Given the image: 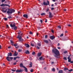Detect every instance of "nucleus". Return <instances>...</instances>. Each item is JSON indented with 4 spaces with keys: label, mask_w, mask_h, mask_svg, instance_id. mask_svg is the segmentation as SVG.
I'll use <instances>...</instances> for the list:
<instances>
[{
    "label": "nucleus",
    "mask_w": 73,
    "mask_h": 73,
    "mask_svg": "<svg viewBox=\"0 0 73 73\" xmlns=\"http://www.w3.org/2000/svg\"><path fill=\"white\" fill-rule=\"evenodd\" d=\"M68 62H70L71 61V58H70L69 59H68Z\"/></svg>",
    "instance_id": "473e14b6"
},
{
    "label": "nucleus",
    "mask_w": 73,
    "mask_h": 73,
    "mask_svg": "<svg viewBox=\"0 0 73 73\" xmlns=\"http://www.w3.org/2000/svg\"><path fill=\"white\" fill-rule=\"evenodd\" d=\"M23 69H17V70H16V72H17V73H21V72H23Z\"/></svg>",
    "instance_id": "39448f33"
},
{
    "label": "nucleus",
    "mask_w": 73,
    "mask_h": 73,
    "mask_svg": "<svg viewBox=\"0 0 73 73\" xmlns=\"http://www.w3.org/2000/svg\"><path fill=\"white\" fill-rule=\"evenodd\" d=\"M0 6H1V7H5V6H6V4H2V5H0Z\"/></svg>",
    "instance_id": "412c9836"
},
{
    "label": "nucleus",
    "mask_w": 73,
    "mask_h": 73,
    "mask_svg": "<svg viewBox=\"0 0 73 73\" xmlns=\"http://www.w3.org/2000/svg\"><path fill=\"white\" fill-rule=\"evenodd\" d=\"M73 69H70V70H68V71L69 72H72V71H73Z\"/></svg>",
    "instance_id": "cd10ccee"
},
{
    "label": "nucleus",
    "mask_w": 73,
    "mask_h": 73,
    "mask_svg": "<svg viewBox=\"0 0 73 73\" xmlns=\"http://www.w3.org/2000/svg\"><path fill=\"white\" fill-rule=\"evenodd\" d=\"M19 42H23L24 40L22 39V38H20V39H19Z\"/></svg>",
    "instance_id": "9b49d317"
},
{
    "label": "nucleus",
    "mask_w": 73,
    "mask_h": 73,
    "mask_svg": "<svg viewBox=\"0 0 73 73\" xmlns=\"http://www.w3.org/2000/svg\"><path fill=\"white\" fill-rule=\"evenodd\" d=\"M64 59L65 60H67V58H66V57H64Z\"/></svg>",
    "instance_id": "e433bc0d"
},
{
    "label": "nucleus",
    "mask_w": 73,
    "mask_h": 73,
    "mask_svg": "<svg viewBox=\"0 0 73 73\" xmlns=\"http://www.w3.org/2000/svg\"><path fill=\"white\" fill-rule=\"evenodd\" d=\"M25 46L27 47V48H29L30 47V46L29 44L26 43L25 44Z\"/></svg>",
    "instance_id": "f8f14e48"
},
{
    "label": "nucleus",
    "mask_w": 73,
    "mask_h": 73,
    "mask_svg": "<svg viewBox=\"0 0 73 73\" xmlns=\"http://www.w3.org/2000/svg\"><path fill=\"white\" fill-rule=\"evenodd\" d=\"M38 46H41V43H37Z\"/></svg>",
    "instance_id": "a878e982"
},
{
    "label": "nucleus",
    "mask_w": 73,
    "mask_h": 73,
    "mask_svg": "<svg viewBox=\"0 0 73 73\" xmlns=\"http://www.w3.org/2000/svg\"><path fill=\"white\" fill-rule=\"evenodd\" d=\"M13 58V57H9V56H7L6 58V59L8 61H11V60H12Z\"/></svg>",
    "instance_id": "7ed1b4c3"
},
{
    "label": "nucleus",
    "mask_w": 73,
    "mask_h": 73,
    "mask_svg": "<svg viewBox=\"0 0 73 73\" xmlns=\"http://www.w3.org/2000/svg\"><path fill=\"white\" fill-rule=\"evenodd\" d=\"M3 19L5 20V21H7V20H8V19H7V18H4Z\"/></svg>",
    "instance_id": "c756f323"
},
{
    "label": "nucleus",
    "mask_w": 73,
    "mask_h": 73,
    "mask_svg": "<svg viewBox=\"0 0 73 73\" xmlns=\"http://www.w3.org/2000/svg\"><path fill=\"white\" fill-rule=\"evenodd\" d=\"M13 28H14V30H16V29H17V27L16 26H15Z\"/></svg>",
    "instance_id": "b1692460"
},
{
    "label": "nucleus",
    "mask_w": 73,
    "mask_h": 73,
    "mask_svg": "<svg viewBox=\"0 0 73 73\" xmlns=\"http://www.w3.org/2000/svg\"><path fill=\"white\" fill-rule=\"evenodd\" d=\"M51 64H54V62H51Z\"/></svg>",
    "instance_id": "774afa93"
},
{
    "label": "nucleus",
    "mask_w": 73,
    "mask_h": 73,
    "mask_svg": "<svg viewBox=\"0 0 73 73\" xmlns=\"http://www.w3.org/2000/svg\"><path fill=\"white\" fill-rule=\"evenodd\" d=\"M35 52H33L32 53V54L33 55H35Z\"/></svg>",
    "instance_id": "7c9ffc66"
},
{
    "label": "nucleus",
    "mask_w": 73,
    "mask_h": 73,
    "mask_svg": "<svg viewBox=\"0 0 73 73\" xmlns=\"http://www.w3.org/2000/svg\"><path fill=\"white\" fill-rule=\"evenodd\" d=\"M30 66L29 67L30 68H31V67H32V62H31L29 64Z\"/></svg>",
    "instance_id": "f3484780"
},
{
    "label": "nucleus",
    "mask_w": 73,
    "mask_h": 73,
    "mask_svg": "<svg viewBox=\"0 0 73 73\" xmlns=\"http://www.w3.org/2000/svg\"><path fill=\"white\" fill-rule=\"evenodd\" d=\"M17 44H14V46H17Z\"/></svg>",
    "instance_id": "6e6d98bb"
},
{
    "label": "nucleus",
    "mask_w": 73,
    "mask_h": 73,
    "mask_svg": "<svg viewBox=\"0 0 73 73\" xmlns=\"http://www.w3.org/2000/svg\"><path fill=\"white\" fill-rule=\"evenodd\" d=\"M63 35H64V34H62L60 35V37H62V36H63Z\"/></svg>",
    "instance_id": "49530a36"
},
{
    "label": "nucleus",
    "mask_w": 73,
    "mask_h": 73,
    "mask_svg": "<svg viewBox=\"0 0 73 73\" xmlns=\"http://www.w3.org/2000/svg\"><path fill=\"white\" fill-rule=\"evenodd\" d=\"M23 16L24 17H25L26 19L28 18V15L27 14H24Z\"/></svg>",
    "instance_id": "0eeeda50"
},
{
    "label": "nucleus",
    "mask_w": 73,
    "mask_h": 73,
    "mask_svg": "<svg viewBox=\"0 0 73 73\" xmlns=\"http://www.w3.org/2000/svg\"><path fill=\"white\" fill-rule=\"evenodd\" d=\"M49 18H52L53 17V15H52V13L49 12Z\"/></svg>",
    "instance_id": "423d86ee"
},
{
    "label": "nucleus",
    "mask_w": 73,
    "mask_h": 73,
    "mask_svg": "<svg viewBox=\"0 0 73 73\" xmlns=\"http://www.w3.org/2000/svg\"><path fill=\"white\" fill-rule=\"evenodd\" d=\"M30 72H31L32 73V72H33V69H31V70H30Z\"/></svg>",
    "instance_id": "f704fd0d"
},
{
    "label": "nucleus",
    "mask_w": 73,
    "mask_h": 73,
    "mask_svg": "<svg viewBox=\"0 0 73 73\" xmlns=\"http://www.w3.org/2000/svg\"><path fill=\"white\" fill-rule=\"evenodd\" d=\"M8 10V11L7 12V13L8 14H12L13 13H14L15 12V10L13 9H8L5 8L3 9V10H2V12L4 13H6L7 12V11Z\"/></svg>",
    "instance_id": "f257e3e1"
},
{
    "label": "nucleus",
    "mask_w": 73,
    "mask_h": 73,
    "mask_svg": "<svg viewBox=\"0 0 73 73\" xmlns=\"http://www.w3.org/2000/svg\"><path fill=\"white\" fill-rule=\"evenodd\" d=\"M11 70H12V72H15L16 71V70H13V69H11Z\"/></svg>",
    "instance_id": "603ef678"
},
{
    "label": "nucleus",
    "mask_w": 73,
    "mask_h": 73,
    "mask_svg": "<svg viewBox=\"0 0 73 73\" xmlns=\"http://www.w3.org/2000/svg\"><path fill=\"white\" fill-rule=\"evenodd\" d=\"M10 41L11 44L13 45V41H12V40H10Z\"/></svg>",
    "instance_id": "393cba45"
},
{
    "label": "nucleus",
    "mask_w": 73,
    "mask_h": 73,
    "mask_svg": "<svg viewBox=\"0 0 73 73\" xmlns=\"http://www.w3.org/2000/svg\"><path fill=\"white\" fill-rule=\"evenodd\" d=\"M21 51H22V50H21V49H19L18 50V52H21Z\"/></svg>",
    "instance_id": "4c0bfd02"
},
{
    "label": "nucleus",
    "mask_w": 73,
    "mask_h": 73,
    "mask_svg": "<svg viewBox=\"0 0 73 73\" xmlns=\"http://www.w3.org/2000/svg\"><path fill=\"white\" fill-rule=\"evenodd\" d=\"M19 46H17L15 47V48H16L17 49H18L19 48Z\"/></svg>",
    "instance_id": "a18cd8bd"
},
{
    "label": "nucleus",
    "mask_w": 73,
    "mask_h": 73,
    "mask_svg": "<svg viewBox=\"0 0 73 73\" xmlns=\"http://www.w3.org/2000/svg\"><path fill=\"white\" fill-rule=\"evenodd\" d=\"M54 7H52L51 8V11H53V10H54Z\"/></svg>",
    "instance_id": "8fccbe9b"
},
{
    "label": "nucleus",
    "mask_w": 73,
    "mask_h": 73,
    "mask_svg": "<svg viewBox=\"0 0 73 73\" xmlns=\"http://www.w3.org/2000/svg\"><path fill=\"white\" fill-rule=\"evenodd\" d=\"M70 62L71 64H73V61H71Z\"/></svg>",
    "instance_id": "052dcab7"
},
{
    "label": "nucleus",
    "mask_w": 73,
    "mask_h": 73,
    "mask_svg": "<svg viewBox=\"0 0 73 73\" xmlns=\"http://www.w3.org/2000/svg\"><path fill=\"white\" fill-rule=\"evenodd\" d=\"M17 38H19V39H20V38H22V37H21V36L20 35H18Z\"/></svg>",
    "instance_id": "aec40b11"
},
{
    "label": "nucleus",
    "mask_w": 73,
    "mask_h": 73,
    "mask_svg": "<svg viewBox=\"0 0 73 73\" xmlns=\"http://www.w3.org/2000/svg\"><path fill=\"white\" fill-rule=\"evenodd\" d=\"M21 32L20 31H19V32L18 33V35H20L21 34Z\"/></svg>",
    "instance_id": "2f4dec72"
},
{
    "label": "nucleus",
    "mask_w": 73,
    "mask_h": 73,
    "mask_svg": "<svg viewBox=\"0 0 73 73\" xmlns=\"http://www.w3.org/2000/svg\"><path fill=\"white\" fill-rule=\"evenodd\" d=\"M47 37H48V35H46L45 36V38H47Z\"/></svg>",
    "instance_id": "79ce46f5"
},
{
    "label": "nucleus",
    "mask_w": 73,
    "mask_h": 73,
    "mask_svg": "<svg viewBox=\"0 0 73 73\" xmlns=\"http://www.w3.org/2000/svg\"><path fill=\"white\" fill-rule=\"evenodd\" d=\"M31 45L32 46H35V45L32 43H31Z\"/></svg>",
    "instance_id": "c9c22d12"
},
{
    "label": "nucleus",
    "mask_w": 73,
    "mask_h": 73,
    "mask_svg": "<svg viewBox=\"0 0 73 73\" xmlns=\"http://www.w3.org/2000/svg\"><path fill=\"white\" fill-rule=\"evenodd\" d=\"M52 52L53 53H54L55 55H54L55 57H58V56H59L60 54V52L56 48H54L52 50Z\"/></svg>",
    "instance_id": "f03ea898"
},
{
    "label": "nucleus",
    "mask_w": 73,
    "mask_h": 73,
    "mask_svg": "<svg viewBox=\"0 0 73 73\" xmlns=\"http://www.w3.org/2000/svg\"><path fill=\"white\" fill-rule=\"evenodd\" d=\"M40 22H41V23H42V20L40 19Z\"/></svg>",
    "instance_id": "864d4df0"
},
{
    "label": "nucleus",
    "mask_w": 73,
    "mask_h": 73,
    "mask_svg": "<svg viewBox=\"0 0 73 73\" xmlns=\"http://www.w3.org/2000/svg\"><path fill=\"white\" fill-rule=\"evenodd\" d=\"M8 54L7 55L8 57H9V56L11 57V56H12V54L11 52L8 53Z\"/></svg>",
    "instance_id": "1a4fd4ad"
},
{
    "label": "nucleus",
    "mask_w": 73,
    "mask_h": 73,
    "mask_svg": "<svg viewBox=\"0 0 73 73\" xmlns=\"http://www.w3.org/2000/svg\"><path fill=\"white\" fill-rule=\"evenodd\" d=\"M52 70L53 72H54L55 70V68H52Z\"/></svg>",
    "instance_id": "58836bf2"
},
{
    "label": "nucleus",
    "mask_w": 73,
    "mask_h": 73,
    "mask_svg": "<svg viewBox=\"0 0 73 73\" xmlns=\"http://www.w3.org/2000/svg\"><path fill=\"white\" fill-rule=\"evenodd\" d=\"M51 32H52V33H54V31H53V30H51Z\"/></svg>",
    "instance_id": "338daca9"
},
{
    "label": "nucleus",
    "mask_w": 73,
    "mask_h": 73,
    "mask_svg": "<svg viewBox=\"0 0 73 73\" xmlns=\"http://www.w3.org/2000/svg\"><path fill=\"white\" fill-rule=\"evenodd\" d=\"M58 49H61V48H60V47H57Z\"/></svg>",
    "instance_id": "bf43d9fd"
},
{
    "label": "nucleus",
    "mask_w": 73,
    "mask_h": 73,
    "mask_svg": "<svg viewBox=\"0 0 73 73\" xmlns=\"http://www.w3.org/2000/svg\"><path fill=\"white\" fill-rule=\"evenodd\" d=\"M6 27L7 28H9V26L8 25H7Z\"/></svg>",
    "instance_id": "13d9d810"
},
{
    "label": "nucleus",
    "mask_w": 73,
    "mask_h": 73,
    "mask_svg": "<svg viewBox=\"0 0 73 73\" xmlns=\"http://www.w3.org/2000/svg\"><path fill=\"white\" fill-rule=\"evenodd\" d=\"M41 53H38V56H41Z\"/></svg>",
    "instance_id": "bb28decb"
},
{
    "label": "nucleus",
    "mask_w": 73,
    "mask_h": 73,
    "mask_svg": "<svg viewBox=\"0 0 73 73\" xmlns=\"http://www.w3.org/2000/svg\"><path fill=\"white\" fill-rule=\"evenodd\" d=\"M20 66L21 68H24V67H25V66H23V63H21L20 64Z\"/></svg>",
    "instance_id": "4468645a"
},
{
    "label": "nucleus",
    "mask_w": 73,
    "mask_h": 73,
    "mask_svg": "<svg viewBox=\"0 0 73 73\" xmlns=\"http://www.w3.org/2000/svg\"><path fill=\"white\" fill-rule=\"evenodd\" d=\"M58 46H60V43H58V45H57Z\"/></svg>",
    "instance_id": "69168bd1"
},
{
    "label": "nucleus",
    "mask_w": 73,
    "mask_h": 73,
    "mask_svg": "<svg viewBox=\"0 0 73 73\" xmlns=\"http://www.w3.org/2000/svg\"><path fill=\"white\" fill-rule=\"evenodd\" d=\"M36 47L38 49H40V47L38 46H37Z\"/></svg>",
    "instance_id": "4d7b16f0"
},
{
    "label": "nucleus",
    "mask_w": 73,
    "mask_h": 73,
    "mask_svg": "<svg viewBox=\"0 0 73 73\" xmlns=\"http://www.w3.org/2000/svg\"><path fill=\"white\" fill-rule=\"evenodd\" d=\"M40 15H41V16H44V15H45V13H42Z\"/></svg>",
    "instance_id": "5701e85b"
},
{
    "label": "nucleus",
    "mask_w": 73,
    "mask_h": 73,
    "mask_svg": "<svg viewBox=\"0 0 73 73\" xmlns=\"http://www.w3.org/2000/svg\"><path fill=\"white\" fill-rule=\"evenodd\" d=\"M16 62H15L13 64V65H16Z\"/></svg>",
    "instance_id": "0e129e2a"
},
{
    "label": "nucleus",
    "mask_w": 73,
    "mask_h": 73,
    "mask_svg": "<svg viewBox=\"0 0 73 73\" xmlns=\"http://www.w3.org/2000/svg\"><path fill=\"white\" fill-rule=\"evenodd\" d=\"M25 53L26 54H29L30 53L29 52V51L27 50L26 52H25Z\"/></svg>",
    "instance_id": "a211bd4d"
},
{
    "label": "nucleus",
    "mask_w": 73,
    "mask_h": 73,
    "mask_svg": "<svg viewBox=\"0 0 73 73\" xmlns=\"http://www.w3.org/2000/svg\"><path fill=\"white\" fill-rule=\"evenodd\" d=\"M8 18L9 19H11V18H12V17L11 16H9V17H8Z\"/></svg>",
    "instance_id": "3c124183"
},
{
    "label": "nucleus",
    "mask_w": 73,
    "mask_h": 73,
    "mask_svg": "<svg viewBox=\"0 0 73 73\" xmlns=\"http://www.w3.org/2000/svg\"><path fill=\"white\" fill-rule=\"evenodd\" d=\"M50 37L51 40H53L55 38V36H50Z\"/></svg>",
    "instance_id": "6e6552de"
},
{
    "label": "nucleus",
    "mask_w": 73,
    "mask_h": 73,
    "mask_svg": "<svg viewBox=\"0 0 73 73\" xmlns=\"http://www.w3.org/2000/svg\"><path fill=\"white\" fill-rule=\"evenodd\" d=\"M17 55H18V52L16 53V52L15 51L14 54H13V56H17Z\"/></svg>",
    "instance_id": "9d476101"
},
{
    "label": "nucleus",
    "mask_w": 73,
    "mask_h": 73,
    "mask_svg": "<svg viewBox=\"0 0 73 73\" xmlns=\"http://www.w3.org/2000/svg\"><path fill=\"white\" fill-rule=\"evenodd\" d=\"M68 70V68H64V70L65 71H66V70Z\"/></svg>",
    "instance_id": "c85d7f7f"
},
{
    "label": "nucleus",
    "mask_w": 73,
    "mask_h": 73,
    "mask_svg": "<svg viewBox=\"0 0 73 73\" xmlns=\"http://www.w3.org/2000/svg\"><path fill=\"white\" fill-rule=\"evenodd\" d=\"M30 35H32V34H33V33H32V31H30Z\"/></svg>",
    "instance_id": "a19ab883"
},
{
    "label": "nucleus",
    "mask_w": 73,
    "mask_h": 73,
    "mask_svg": "<svg viewBox=\"0 0 73 73\" xmlns=\"http://www.w3.org/2000/svg\"><path fill=\"white\" fill-rule=\"evenodd\" d=\"M43 4L44 5H45V6H47V5H49V1H47V3H46L45 2H44Z\"/></svg>",
    "instance_id": "20e7f679"
},
{
    "label": "nucleus",
    "mask_w": 73,
    "mask_h": 73,
    "mask_svg": "<svg viewBox=\"0 0 73 73\" xmlns=\"http://www.w3.org/2000/svg\"><path fill=\"white\" fill-rule=\"evenodd\" d=\"M44 42L46 43V44H48V41L47 40H44Z\"/></svg>",
    "instance_id": "6ab92c4d"
},
{
    "label": "nucleus",
    "mask_w": 73,
    "mask_h": 73,
    "mask_svg": "<svg viewBox=\"0 0 73 73\" xmlns=\"http://www.w3.org/2000/svg\"><path fill=\"white\" fill-rule=\"evenodd\" d=\"M70 56H69V55L68 56V57H67V59H68V60H69V59H70V58H70Z\"/></svg>",
    "instance_id": "72a5a7b5"
},
{
    "label": "nucleus",
    "mask_w": 73,
    "mask_h": 73,
    "mask_svg": "<svg viewBox=\"0 0 73 73\" xmlns=\"http://www.w3.org/2000/svg\"><path fill=\"white\" fill-rule=\"evenodd\" d=\"M58 28H59V29H61V27L60 26H58Z\"/></svg>",
    "instance_id": "09e8293b"
},
{
    "label": "nucleus",
    "mask_w": 73,
    "mask_h": 73,
    "mask_svg": "<svg viewBox=\"0 0 73 73\" xmlns=\"http://www.w3.org/2000/svg\"><path fill=\"white\" fill-rule=\"evenodd\" d=\"M58 73H63V71L62 70H60L59 71Z\"/></svg>",
    "instance_id": "4be33fe9"
},
{
    "label": "nucleus",
    "mask_w": 73,
    "mask_h": 73,
    "mask_svg": "<svg viewBox=\"0 0 73 73\" xmlns=\"http://www.w3.org/2000/svg\"><path fill=\"white\" fill-rule=\"evenodd\" d=\"M68 52V51H66L64 52V53H66Z\"/></svg>",
    "instance_id": "37998d69"
},
{
    "label": "nucleus",
    "mask_w": 73,
    "mask_h": 73,
    "mask_svg": "<svg viewBox=\"0 0 73 73\" xmlns=\"http://www.w3.org/2000/svg\"><path fill=\"white\" fill-rule=\"evenodd\" d=\"M49 11V8H48L47 9H46V12H48Z\"/></svg>",
    "instance_id": "ea45409f"
},
{
    "label": "nucleus",
    "mask_w": 73,
    "mask_h": 73,
    "mask_svg": "<svg viewBox=\"0 0 73 73\" xmlns=\"http://www.w3.org/2000/svg\"><path fill=\"white\" fill-rule=\"evenodd\" d=\"M6 6H8L9 7V8L10 7V6H9V5L6 4Z\"/></svg>",
    "instance_id": "c03bdc74"
},
{
    "label": "nucleus",
    "mask_w": 73,
    "mask_h": 73,
    "mask_svg": "<svg viewBox=\"0 0 73 73\" xmlns=\"http://www.w3.org/2000/svg\"><path fill=\"white\" fill-rule=\"evenodd\" d=\"M5 1V0H1V2L2 3H3V2H4Z\"/></svg>",
    "instance_id": "de8ad7c7"
},
{
    "label": "nucleus",
    "mask_w": 73,
    "mask_h": 73,
    "mask_svg": "<svg viewBox=\"0 0 73 73\" xmlns=\"http://www.w3.org/2000/svg\"><path fill=\"white\" fill-rule=\"evenodd\" d=\"M45 23H47V19H45Z\"/></svg>",
    "instance_id": "e2e57ef3"
},
{
    "label": "nucleus",
    "mask_w": 73,
    "mask_h": 73,
    "mask_svg": "<svg viewBox=\"0 0 73 73\" xmlns=\"http://www.w3.org/2000/svg\"><path fill=\"white\" fill-rule=\"evenodd\" d=\"M67 26H68V27H71V25H67Z\"/></svg>",
    "instance_id": "680f3d73"
},
{
    "label": "nucleus",
    "mask_w": 73,
    "mask_h": 73,
    "mask_svg": "<svg viewBox=\"0 0 73 73\" xmlns=\"http://www.w3.org/2000/svg\"><path fill=\"white\" fill-rule=\"evenodd\" d=\"M24 68H25V71L26 72H28V69L25 67H23Z\"/></svg>",
    "instance_id": "2eb2a0df"
},
{
    "label": "nucleus",
    "mask_w": 73,
    "mask_h": 73,
    "mask_svg": "<svg viewBox=\"0 0 73 73\" xmlns=\"http://www.w3.org/2000/svg\"><path fill=\"white\" fill-rule=\"evenodd\" d=\"M39 60H44V58H42V56H41L39 58Z\"/></svg>",
    "instance_id": "dca6fc26"
},
{
    "label": "nucleus",
    "mask_w": 73,
    "mask_h": 73,
    "mask_svg": "<svg viewBox=\"0 0 73 73\" xmlns=\"http://www.w3.org/2000/svg\"><path fill=\"white\" fill-rule=\"evenodd\" d=\"M10 26L11 27H13L14 28L15 26V24H13L12 25V24H11L10 25Z\"/></svg>",
    "instance_id": "ddd939ff"
},
{
    "label": "nucleus",
    "mask_w": 73,
    "mask_h": 73,
    "mask_svg": "<svg viewBox=\"0 0 73 73\" xmlns=\"http://www.w3.org/2000/svg\"><path fill=\"white\" fill-rule=\"evenodd\" d=\"M16 60V57H15L14 58V60Z\"/></svg>",
    "instance_id": "5fc2aeb1"
}]
</instances>
